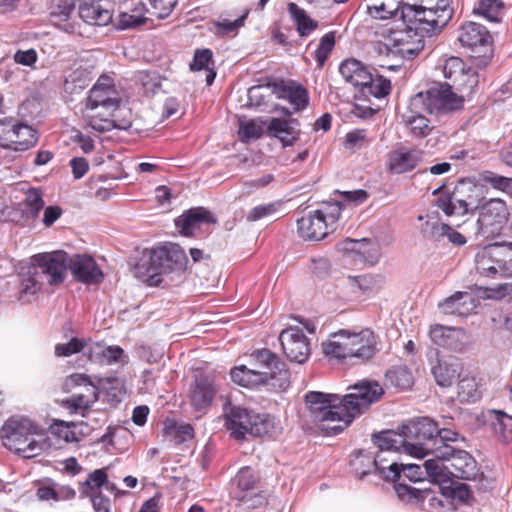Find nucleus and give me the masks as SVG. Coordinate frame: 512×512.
Here are the masks:
<instances>
[{"label":"nucleus","instance_id":"obj_1","mask_svg":"<svg viewBox=\"0 0 512 512\" xmlns=\"http://www.w3.org/2000/svg\"><path fill=\"white\" fill-rule=\"evenodd\" d=\"M451 17L449 0H437L431 7L403 5L401 19L405 27L388 23L379 27L376 35L390 53L412 59L424 48L422 37L439 33Z\"/></svg>","mask_w":512,"mask_h":512},{"label":"nucleus","instance_id":"obj_2","mask_svg":"<svg viewBox=\"0 0 512 512\" xmlns=\"http://www.w3.org/2000/svg\"><path fill=\"white\" fill-rule=\"evenodd\" d=\"M342 398L336 394L309 392L305 396L312 422L327 434H337L347 428L384 394L382 386L372 380H361L348 387Z\"/></svg>","mask_w":512,"mask_h":512},{"label":"nucleus","instance_id":"obj_3","mask_svg":"<svg viewBox=\"0 0 512 512\" xmlns=\"http://www.w3.org/2000/svg\"><path fill=\"white\" fill-rule=\"evenodd\" d=\"M437 432L438 424L429 417H422L401 425L397 431L386 430L374 435L373 442L379 449L373 461L375 469L385 480H394L400 473L398 463L385 454L406 453L416 458L433 456Z\"/></svg>","mask_w":512,"mask_h":512},{"label":"nucleus","instance_id":"obj_4","mask_svg":"<svg viewBox=\"0 0 512 512\" xmlns=\"http://www.w3.org/2000/svg\"><path fill=\"white\" fill-rule=\"evenodd\" d=\"M254 368L245 365L231 370L233 382L248 388L268 385L275 390H285L289 386V373L285 364L268 349H261L251 354Z\"/></svg>","mask_w":512,"mask_h":512},{"label":"nucleus","instance_id":"obj_5","mask_svg":"<svg viewBox=\"0 0 512 512\" xmlns=\"http://www.w3.org/2000/svg\"><path fill=\"white\" fill-rule=\"evenodd\" d=\"M424 470L436 484H445L451 477L463 480L475 479L477 463L465 450L451 444L435 446L433 457L424 462Z\"/></svg>","mask_w":512,"mask_h":512},{"label":"nucleus","instance_id":"obj_6","mask_svg":"<svg viewBox=\"0 0 512 512\" xmlns=\"http://www.w3.org/2000/svg\"><path fill=\"white\" fill-rule=\"evenodd\" d=\"M121 97L112 78L103 75L92 86L82 111L83 118L92 130L103 133L115 127L114 112L119 108Z\"/></svg>","mask_w":512,"mask_h":512},{"label":"nucleus","instance_id":"obj_7","mask_svg":"<svg viewBox=\"0 0 512 512\" xmlns=\"http://www.w3.org/2000/svg\"><path fill=\"white\" fill-rule=\"evenodd\" d=\"M1 439L5 447L25 458L36 457L47 447L43 430L23 417L8 419L2 426Z\"/></svg>","mask_w":512,"mask_h":512},{"label":"nucleus","instance_id":"obj_8","mask_svg":"<svg viewBox=\"0 0 512 512\" xmlns=\"http://www.w3.org/2000/svg\"><path fill=\"white\" fill-rule=\"evenodd\" d=\"M322 349L331 358H356L361 362L371 359L377 351L374 332L368 328L358 332L340 330L322 343Z\"/></svg>","mask_w":512,"mask_h":512},{"label":"nucleus","instance_id":"obj_9","mask_svg":"<svg viewBox=\"0 0 512 512\" xmlns=\"http://www.w3.org/2000/svg\"><path fill=\"white\" fill-rule=\"evenodd\" d=\"M187 257L184 250L174 243L153 248L149 258L139 263L135 272L138 278L150 286L159 285L162 282V275L181 272L185 269Z\"/></svg>","mask_w":512,"mask_h":512},{"label":"nucleus","instance_id":"obj_10","mask_svg":"<svg viewBox=\"0 0 512 512\" xmlns=\"http://www.w3.org/2000/svg\"><path fill=\"white\" fill-rule=\"evenodd\" d=\"M226 427L231 436L243 440L248 435L255 437L272 436L280 432L281 427L275 417L259 414L233 406L226 414Z\"/></svg>","mask_w":512,"mask_h":512},{"label":"nucleus","instance_id":"obj_11","mask_svg":"<svg viewBox=\"0 0 512 512\" xmlns=\"http://www.w3.org/2000/svg\"><path fill=\"white\" fill-rule=\"evenodd\" d=\"M343 204L324 203L319 209L309 212L297 220V233L304 240L319 241L337 228Z\"/></svg>","mask_w":512,"mask_h":512},{"label":"nucleus","instance_id":"obj_12","mask_svg":"<svg viewBox=\"0 0 512 512\" xmlns=\"http://www.w3.org/2000/svg\"><path fill=\"white\" fill-rule=\"evenodd\" d=\"M271 92L279 99H284L293 107L292 111L282 107L279 110L290 116L293 112L303 110L308 105L309 97L307 90L293 81L274 83L272 86H253L248 90V97L255 106L262 104L261 100Z\"/></svg>","mask_w":512,"mask_h":512},{"label":"nucleus","instance_id":"obj_13","mask_svg":"<svg viewBox=\"0 0 512 512\" xmlns=\"http://www.w3.org/2000/svg\"><path fill=\"white\" fill-rule=\"evenodd\" d=\"M464 96L457 95L451 86L440 85L419 92L410 99L412 109H423L431 114L448 113L462 108Z\"/></svg>","mask_w":512,"mask_h":512},{"label":"nucleus","instance_id":"obj_14","mask_svg":"<svg viewBox=\"0 0 512 512\" xmlns=\"http://www.w3.org/2000/svg\"><path fill=\"white\" fill-rule=\"evenodd\" d=\"M478 213L477 233L485 238L498 236L509 219L508 207L502 199L491 198L475 207Z\"/></svg>","mask_w":512,"mask_h":512},{"label":"nucleus","instance_id":"obj_15","mask_svg":"<svg viewBox=\"0 0 512 512\" xmlns=\"http://www.w3.org/2000/svg\"><path fill=\"white\" fill-rule=\"evenodd\" d=\"M69 259L66 252L59 250L35 254L30 261L49 285H58L65 279Z\"/></svg>","mask_w":512,"mask_h":512},{"label":"nucleus","instance_id":"obj_16","mask_svg":"<svg viewBox=\"0 0 512 512\" xmlns=\"http://www.w3.org/2000/svg\"><path fill=\"white\" fill-rule=\"evenodd\" d=\"M443 75L452 81L461 92L470 94L478 84V75L475 70L467 66L459 57H450L443 65Z\"/></svg>","mask_w":512,"mask_h":512},{"label":"nucleus","instance_id":"obj_17","mask_svg":"<svg viewBox=\"0 0 512 512\" xmlns=\"http://www.w3.org/2000/svg\"><path fill=\"white\" fill-rule=\"evenodd\" d=\"M279 340L286 357L302 364L310 355V343L299 327H289L280 333Z\"/></svg>","mask_w":512,"mask_h":512},{"label":"nucleus","instance_id":"obj_18","mask_svg":"<svg viewBox=\"0 0 512 512\" xmlns=\"http://www.w3.org/2000/svg\"><path fill=\"white\" fill-rule=\"evenodd\" d=\"M338 249L354 261L376 264L381 257V248L378 242L367 238L345 239L338 244Z\"/></svg>","mask_w":512,"mask_h":512},{"label":"nucleus","instance_id":"obj_19","mask_svg":"<svg viewBox=\"0 0 512 512\" xmlns=\"http://www.w3.org/2000/svg\"><path fill=\"white\" fill-rule=\"evenodd\" d=\"M504 254V248L498 244L484 247L475 257L477 271L482 276L490 278L502 275L507 270L503 258Z\"/></svg>","mask_w":512,"mask_h":512},{"label":"nucleus","instance_id":"obj_20","mask_svg":"<svg viewBox=\"0 0 512 512\" xmlns=\"http://www.w3.org/2000/svg\"><path fill=\"white\" fill-rule=\"evenodd\" d=\"M299 122L294 118L273 117L266 123V133L280 141L283 147L292 146L300 137Z\"/></svg>","mask_w":512,"mask_h":512},{"label":"nucleus","instance_id":"obj_21","mask_svg":"<svg viewBox=\"0 0 512 512\" xmlns=\"http://www.w3.org/2000/svg\"><path fill=\"white\" fill-rule=\"evenodd\" d=\"M72 275L84 284H99L104 274L96 261L89 255H74L69 259Z\"/></svg>","mask_w":512,"mask_h":512},{"label":"nucleus","instance_id":"obj_22","mask_svg":"<svg viewBox=\"0 0 512 512\" xmlns=\"http://www.w3.org/2000/svg\"><path fill=\"white\" fill-rule=\"evenodd\" d=\"M74 0H52L49 16L53 25L67 33H76L78 22L74 16Z\"/></svg>","mask_w":512,"mask_h":512},{"label":"nucleus","instance_id":"obj_23","mask_svg":"<svg viewBox=\"0 0 512 512\" xmlns=\"http://www.w3.org/2000/svg\"><path fill=\"white\" fill-rule=\"evenodd\" d=\"M212 213L204 207L189 209L175 220V225L184 236L195 235L204 225L215 223Z\"/></svg>","mask_w":512,"mask_h":512},{"label":"nucleus","instance_id":"obj_24","mask_svg":"<svg viewBox=\"0 0 512 512\" xmlns=\"http://www.w3.org/2000/svg\"><path fill=\"white\" fill-rule=\"evenodd\" d=\"M49 433L63 443H78L89 433V427L83 421H63L55 419L49 426Z\"/></svg>","mask_w":512,"mask_h":512},{"label":"nucleus","instance_id":"obj_25","mask_svg":"<svg viewBox=\"0 0 512 512\" xmlns=\"http://www.w3.org/2000/svg\"><path fill=\"white\" fill-rule=\"evenodd\" d=\"M421 157V152L416 149H395L389 154L388 169L394 174L410 172L417 167Z\"/></svg>","mask_w":512,"mask_h":512},{"label":"nucleus","instance_id":"obj_26","mask_svg":"<svg viewBox=\"0 0 512 512\" xmlns=\"http://www.w3.org/2000/svg\"><path fill=\"white\" fill-rule=\"evenodd\" d=\"M215 391L213 380L210 377L203 374L196 375L190 391L192 406L196 410L208 407L212 402Z\"/></svg>","mask_w":512,"mask_h":512},{"label":"nucleus","instance_id":"obj_27","mask_svg":"<svg viewBox=\"0 0 512 512\" xmlns=\"http://www.w3.org/2000/svg\"><path fill=\"white\" fill-rule=\"evenodd\" d=\"M117 6L118 28L129 29L141 25L145 21V6L142 2L129 0Z\"/></svg>","mask_w":512,"mask_h":512},{"label":"nucleus","instance_id":"obj_28","mask_svg":"<svg viewBox=\"0 0 512 512\" xmlns=\"http://www.w3.org/2000/svg\"><path fill=\"white\" fill-rule=\"evenodd\" d=\"M86 356L92 361H101L106 364H126L128 356L124 350L118 346H103L99 343H92L88 347Z\"/></svg>","mask_w":512,"mask_h":512},{"label":"nucleus","instance_id":"obj_29","mask_svg":"<svg viewBox=\"0 0 512 512\" xmlns=\"http://www.w3.org/2000/svg\"><path fill=\"white\" fill-rule=\"evenodd\" d=\"M458 39L462 46L474 50L487 46L490 42V35L481 24L468 22L461 27Z\"/></svg>","mask_w":512,"mask_h":512},{"label":"nucleus","instance_id":"obj_30","mask_svg":"<svg viewBox=\"0 0 512 512\" xmlns=\"http://www.w3.org/2000/svg\"><path fill=\"white\" fill-rule=\"evenodd\" d=\"M114 14V9L104 8L94 1H84L79 7V17L90 25L105 26L111 22Z\"/></svg>","mask_w":512,"mask_h":512},{"label":"nucleus","instance_id":"obj_31","mask_svg":"<svg viewBox=\"0 0 512 512\" xmlns=\"http://www.w3.org/2000/svg\"><path fill=\"white\" fill-rule=\"evenodd\" d=\"M462 365L457 359H440L432 368L436 383L441 387H449L461 376Z\"/></svg>","mask_w":512,"mask_h":512},{"label":"nucleus","instance_id":"obj_32","mask_svg":"<svg viewBox=\"0 0 512 512\" xmlns=\"http://www.w3.org/2000/svg\"><path fill=\"white\" fill-rule=\"evenodd\" d=\"M339 72L346 82L360 89L363 85H367V81L371 80V72L356 59L343 61L339 67Z\"/></svg>","mask_w":512,"mask_h":512},{"label":"nucleus","instance_id":"obj_33","mask_svg":"<svg viewBox=\"0 0 512 512\" xmlns=\"http://www.w3.org/2000/svg\"><path fill=\"white\" fill-rule=\"evenodd\" d=\"M8 134L6 139L12 144L10 149L15 151H25L38 141L37 132L26 124H16Z\"/></svg>","mask_w":512,"mask_h":512},{"label":"nucleus","instance_id":"obj_34","mask_svg":"<svg viewBox=\"0 0 512 512\" xmlns=\"http://www.w3.org/2000/svg\"><path fill=\"white\" fill-rule=\"evenodd\" d=\"M474 300L467 292L458 291L439 303V308L445 314L464 315L474 308Z\"/></svg>","mask_w":512,"mask_h":512},{"label":"nucleus","instance_id":"obj_35","mask_svg":"<svg viewBox=\"0 0 512 512\" xmlns=\"http://www.w3.org/2000/svg\"><path fill=\"white\" fill-rule=\"evenodd\" d=\"M336 44V32L330 31L324 34L318 41V43H314L313 41L309 42L307 45V49L315 46L312 51V56L316 62L317 68L321 69L329 56L331 55Z\"/></svg>","mask_w":512,"mask_h":512},{"label":"nucleus","instance_id":"obj_36","mask_svg":"<svg viewBox=\"0 0 512 512\" xmlns=\"http://www.w3.org/2000/svg\"><path fill=\"white\" fill-rule=\"evenodd\" d=\"M422 111L424 110L412 109L409 105V110L402 114L405 126L415 137H425L431 130L428 119L421 114Z\"/></svg>","mask_w":512,"mask_h":512},{"label":"nucleus","instance_id":"obj_37","mask_svg":"<svg viewBox=\"0 0 512 512\" xmlns=\"http://www.w3.org/2000/svg\"><path fill=\"white\" fill-rule=\"evenodd\" d=\"M98 399V389L94 385H86L84 393L74 394L64 401V405L71 412H84Z\"/></svg>","mask_w":512,"mask_h":512},{"label":"nucleus","instance_id":"obj_38","mask_svg":"<svg viewBox=\"0 0 512 512\" xmlns=\"http://www.w3.org/2000/svg\"><path fill=\"white\" fill-rule=\"evenodd\" d=\"M368 14L377 19H388L398 14L404 5L401 0H366Z\"/></svg>","mask_w":512,"mask_h":512},{"label":"nucleus","instance_id":"obj_39","mask_svg":"<svg viewBox=\"0 0 512 512\" xmlns=\"http://www.w3.org/2000/svg\"><path fill=\"white\" fill-rule=\"evenodd\" d=\"M258 482L259 475L254 469L248 466L242 467L232 480L234 497L254 491Z\"/></svg>","mask_w":512,"mask_h":512},{"label":"nucleus","instance_id":"obj_40","mask_svg":"<svg viewBox=\"0 0 512 512\" xmlns=\"http://www.w3.org/2000/svg\"><path fill=\"white\" fill-rule=\"evenodd\" d=\"M437 207L441 209L447 216L465 215L470 210L473 211L472 203L459 199L455 194H442L437 199Z\"/></svg>","mask_w":512,"mask_h":512},{"label":"nucleus","instance_id":"obj_41","mask_svg":"<svg viewBox=\"0 0 512 512\" xmlns=\"http://www.w3.org/2000/svg\"><path fill=\"white\" fill-rule=\"evenodd\" d=\"M482 396L480 383L473 375H464L457 385V398L460 402L473 403Z\"/></svg>","mask_w":512,"mask_h":512},{"label":"nucleus","instance_id":"obj_42","mask_svg":"<svg viewBox=\"0 0 512 512\" xmlns=\"http://www.w3.org/2000/svg\"><path fill=\"white\" fill-rule=\"evenodd\" d=\"M288 11L296 24L297 32L300 37H307L318 28V22L308 16L305 10L300 8L297 4L290 3L288 5Z\"/></svg>","mask_w":512,"mask_h":512},{"label":"nucleus","instance_id":"obj_43","mask_svg":"<svg viewBox=\"0 0 512 512\" xmlns=\"http://www.w3.org/2000/svg\"><path fill=\"white\" fill-rule=\"evenodd\" d=\"M427 226H430L429 237L435 241H442L447 238L457 246H462L466 243V238L447 224L434 222L431 224L427 223Z\"/></svg>","mask_w":512,"mask_h":512},{"label":"nucleus","instance_id":"obj_44","mask_svg":"<svg viewBox=\"0 0 512 512\" xmlns=\"http://www.w3.org/2000/svg\"><path fill=\"white\" fill-rule=\"evenodd\" d=\"M503 10L502 0H479L473 8V14L484 17L490 22H499Z\"/></svg>","mask_w":512,"mask_h":512},{"label":"nucleus","instance_id":"obj_45","mask_svg":"<svg viewBox=\"0 0 512 512\" xmlns=\"http://www.w3.org/2000/svg\"><path fill=\"white\" fill-rule=\"evenodd\" d=\"M395 491L399 499L411 504L421 503L433 493L431 488L417 489L406 484H397Z\"/></svg>","mask_w":512,"mask_h":512},{"label":"nucleus","instance_id":"obj_46","mask_svg":"<svg viewBox=\"0 0 512 512\" xmlns=\"http://www.w3.org/2000/svg\"><path fill=\"white\" fill-rule=\"evenodd\" d=\"M44 282L40 271L30 262L27 272L23 275L21 292L25 295H34L42 289Z\"/></svg>","mask_w":512,"mask_h":512},{"label":"nucleus","instance_id":"obj_47","mask_svg":"<svg viewBox=\"0 0 512 512\" xmlns=\"http://www.w3.org/2000/svg\"><path fill=\"white\" fill-rule=\"evenodd\" d=\"M360 90L365 96L383 98L390 93L391 83L383 76L371 74V80L367 81V85H363Z\"/></svg>","mask_w":512,"mask_h":512},{"label":"nucleus","instance_id":"obj_48","mask_svg":"<svg viewBox=\"0 0 512 512\" xmlns=\"http://www.w3.org/2000/svg\"><path fill=\"white\" fill-rule=\"evenodd\" d=\"M212 64V52L209 49L196 51L190 69L193 71L207 70L206 83L211 85L215 79L216 73L210 69Z\"/></svg>","mask_w":512,"mask_h":512},{"label":"nucleus","instance_id":"obj_49","mask_svg":"<svg viewBox=\"0 0 512 512\" xmlns=\"http://www.w3.org/2000/svg\"><path fill=\"white\" fill-rule=\"evenodd\" d=\"M387 380L391 385L400 388L408 389L413 384V377L411 372L405 367H396L386 373Z\"/></svg>","mask_w":512,"mask_h":512},{"label":"nucleus","instance_id":"obj_50","mask_svg":"<svg viewBox=\"0 0 512 512\" xmlns=\"http://www.w3.org/2000/svg\"><path fill=\"white\" fill-rule=\"evenodd\" d=\"M91 343H87L83 339L72 338L67 343H60L55 346V355L58 357H68L72 354L79 353L83 350L84 354L88 351V347Z\"/></svg>","mask_w":512,"mask_h":512},{"label":"nucleus","instance_id":"obj_51","mask_svg":"<svg viewBox=\"0 0 512 512\" xmlns=\"http://www.w3.org/2000/svg\"><path fill=\"white\" fill-rule=\"evenodd\" d=\"M267 122L257 120H249L241 122L239 126V137L242 141H249L251 139H258L264 131V125Z\"/></svg>","mask_w":512,"mask_h":512},{"label":"nucleus","instance_id":"obj_52","mask_svg":"<svg viewBox=\"0 0 512 512\" xmlns=\"http://www.w3.org/2000/svg\"><path fill=\"white\" fill-rule=\"evenodd\" d=\"M438 488L445 497L459 502H465L470 497V491L463 483L450 482L449 486L440 485Z\"/></svg>","mask_w":512,"mask_h":512},{"label":"nucleus","instance_id":"obj_53","mask_svg":"<svg viewBox=\"0 0 512 512\" xmlns=\"http://www.w3.org/2000/svg\"><path fill=\"white\" fill-rule=\"evenodd\" d=\"M24 206L28 213L33 217L37 216L40 210L44 207V200L42 194L37 189H30L25 193Z\"/></svg>","mask_w":512,"mask_h":512},{"label":"nucleus","instance_id":"obj_54","mask_svg":"<svg viewBox=\"0 0 512 512\" xmlns=\"http://www.w3.org/2000/svg\"><path fill=\"white\" fill-rule=\"evenodd\" d=\"M246 18V14L240 16L239 18L230 21L227 19H223L221 21H217L214 23L215 33L220 36L236 34L239 28L244 25V21Z\"/></svg>","mask_w":512,"mask_h":512},{"label":"nucleus","instance_id":"obj_55","mask_svg":"<svg viewBox=\"0 0 512 512\" xmlns=\"http://www.w3.org/2000/svg\"><path fill=\"white\" fill-rule=\"evenodd\" d=\"M236 499L245 504L247 508H258L265 506L268 502L267 494L264 491H252L242 495H236Z\"/></svg>","mask_w":512,"mask_h":512},{"label":"nucleus","instance_id":"obj_56","mask_svg":"<svg viewBox=\"0 0 512 512\" xmlns=\"http://www.w3.org/2000/svg\"><path fill=\"white\" fill-rule=\"evenodd\" d=\"M107 478L108 476L105 469H97L88 475L86 484L91 489H98L103 485H107V489L120 493V491L116 488L115 484L108 483Z\"/></svg>","mask_w":512,"mask_h":512},{"label":"nucleus","instance_id":"obj_57","mask_svg":"<svg viewBox=\"0 0 512 512\" xmlns=\"http://www.w3.org/2000/svg\"><path fill=\"white\" fill-rule=\"evenodd\" d=\"M348 281L352 288H357L364 293L373 292L377 288V283L379 282L371 275L349 277Z\"/></svg>","mask_w":512,"mask_h":512},{"label":"nucleus","instance_id":"obj_58","mask_svg":"<svg viewBox=\"0 0 512 512\" xmlns=\"http://www.w3.org/2000/svg\"><path fill=\"white\" fill-rule=\"evenodd\" d=\"M465 338L466 335L463 330L449 327L445 344H443L442 347H446L454 351L461 350L464 347Z\"/></svg>","mask_w":512,"mask_h":512},{"label":"nucleus","instance_id":"obj_59","mask_svg":"<svg viewBox=\"0 0 512 512\" xmlns=\"http://www.w3.org/2000/svg\"><path fill=\"white\" fill-rule=\"evenodd\" d=\"M494 429L504 443H512V417L503 414L495 423Z\"/></svg>","mask_w":512,"mask_h":512},{"label":"nucleus","instance_id":"obj_60","mask_svg":"<svg viewBox=\"0 0 512 512\" xmlns=\"http://www.w3.org/2000/svg\"><path fill=\"white\" fill-rule=\"evenodd\" d=\"M370 139L367 135V131L364 129H356L347 133L345 138V145L349 148L362 147L367 145Z\"/></svg>","mask_w":512,"mask_h":512},{"label":"nucleus","instance_id":"obj_61","mask_svg":"<svg viewBox=\"0 0 512 512\" xmlns=\"http://www.w3.org/2000/svg\"><path fill=\"white\" fill-rule=\"evenodd\" d=\"M398 468L400 473L393 481H396L398 478H400L401 473H403L404 476L412 482H418L424 478L423 475L425 471H423L422 467L417 464H398Z\"/></svg>","mask_w":512,"mask_h":512},{"label":"nucleus","instance_id":"obj_62","mask_svg":"<svg viewBox=\"0 0 512 512\" xmlns=\"http://www.w3.org/2000/svg\"><path fill=\"white\" fill-rule=\"evenodd\" d=\"M154 14L159 18L168 16L175 7L177 0H149Z\"/></svg>","mask_w":512,"mask_h":512},{"label":"nucleus","instance_id":"obj_63","mask_svg":"<svg viewBox=\"0 0 512 512\" xmlns=\"http://www.w3.org/2000/svg\"><path fill=\"white\" fill-rule=\"evenodd\" d=\"M86 385H92L88 377L85 374L75 373L66 377L63 387L65 390L70 391L76 386H84L86 390Z\"/></svg>","mask_w":512,"mask_h":512},{"label":"nucleus","instance_id":"obj_64","mask_svg":"<svg viewBox=\"0 0 512 512\" xmlns=\"http://www.w3.org/2000/svg\"><path fill=\"white\" fill-rule=\"evenodd\" d=\"M494 188L499 189L508 194H512V178H507L499 175H493L486 178Z\"/></svg>","mask_w":512,"mask_h":512}]
</instances>
